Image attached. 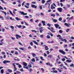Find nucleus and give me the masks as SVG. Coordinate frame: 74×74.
<instances>
[{"instance_id": "22", "label": "nucleus", "mask_w": 74, "mask_h": 74, "mask_svg": "<svg viewBox=\"0 0 74 74\" xmlns=\"http://www.w3.org/2000/svg\"><path fill=\"white\" fill-rule=\"evenodd\" d=\"M57 70L59 71V72H62V70L60 69L59 68H58L57 69Z\"/></svg>"}, {"instance_id": "54", "label": "nucleus", "mask_w": 74, "mask_h": 74, "mask_svg": "<svg viewBox=\"0 0 74 74\" xmlns=\"http://www.w3.org/2000/svg\"><path fill=\"white\" fill-rule=\"evenodd\" d=\"M36 61H38V60H39L38 59L37 57H36Z\"/></svg>"}, {"instance_id": "44", "label": "nucleus", "mask_w": 74, "mask_h": 74, "mask_svg": "<svg viewBox=\"0 0 74 74\" xmlns=\"http://www.w3.org/2000/svg\"><path fill=\"white\" fill-rule=\"evenodd\" d=\"M30 45H31V46H33V42H30Z\"/></svg>"}, {"instance_id": "61", "label": "nucleus", "mask_w": 74, "mask_h": 74, "mask_svg": "<svg viewBox=\"0 0 74 74\" xmlns=\"http://www.w3.org/2000/svg\"><path fill=\"white\" fill-rule=\"evenodd\" d=\"M65 58H62V60L63 62H64V61H65Z\"/></svg>"}, {"instance_id": "14", "label": "nucleus", "mask_w": 74, "mask_h": 74, "mask_svg": "<svg viewBox=\"0 0 74 74\" xmlns=\"http://www.w3.org/2000/svg\"><path fill=\"white\" fill-rule=\"evenodd\" d=\"M45 49L46 50V51H47V50H48L49 49V48L48 47V46H47L46 47H45Z\"/></svg>"}, {"instance_id": "55", "label": "nucleus", "mask_w": 74, "mask_h": 74, "mask_svg": "<svg viewBox=\"0 0 74 74\" xmlns=\"http://www.w3.org/2000/svg\"><path fill=\"white\" fill-rule=\"evenodd\" d=\"M73 19V17H71L69 18V21H70V19L72 20Z\"/></svg>"}, {"instance_id": "8", "label": "nucleus", "mask_w": 74, "mask_h": 74, "mask_svg": "<svg viewBox=\"0 0 74 74\" xmlns=\"http://www.w3.org/2000/svg\"><path fill=\"white\" fill-rule=\"evenodd\" d=\"M54 25L56 29H58V27H59V25L58 24H54Z\"/></svg>"}, {"instance_id": "43", "label": "nucleus", "mask_w": 74, "mask_h": 74, "mask_svg": "<svg viewBox=\"0 0 74 74\" xmlns=\"http://www.w3.org/2000/svg\"><path fill=\"white\" fill-rule=\"evenodd\" d=\"M70 66L71 67H74V65L73 64H72L71 65H70Z\"/></svg>"}, {"instance_id": "19", "label": "nucleus", "mask_w": 74, "mask_h": 74, "mask_svg": "<svg viewBox=\"0 0 74 74\" xmlns=\"http://www.w3.org/2000/svg\"><path fill=\"white\" fill-rule=\"evenodd\" d=\"M1 74H3L4 73V70L3 69H1Z\"/></svg>"}, {"instance_id": "41", "label": "nucleus", "mask_w": 74, "mask_h": 74, "mask_svg": "<svg viewBox=\"0 0 74 74\" xmlns=\"http://www.w3.org/2000/svg\"><path fill=\"white\" fill-rule=\"evenodd\" d=\"M0 10H4L3 7H2L1 6H0Z\"/></svg>"}, {"instance_id": "59", "label": "nucleus", "mask_w": 74, "mask_h": 74, "mask_svg": "<svg viewBox=\"0 0 74 74\" xmlns=\"http://www.w3.org/2000/svg\"><path fill=\"white\" fill-rule=\"evenodd\" d=\"M60 67H63V64H62L60 65Z\"/></svg>"}, {"instance_id": "60", "label": "nucleus", "mask_w": 74, "mask_h": 74, "mask_svg": "<svg viewBox=\"0 0 74 74\" xmlns=\"http://www.w3.org/2000/svg\"><path fill=\"white\" fill-rule=\"evenodd\" d=\"M66 0H60V2L61 3H62V2H63V1H65Z\"/></svg>"}, {"instance_id": "52", "label": "nucleus", "mask_w": 74, "mask_h": 74, "mask_svg": "<svg viewBox=\"0 0 74 74\" xmlns=\"http://www.w3.org/2000/svg\"><path fill=\"white\" fill-rule=\"evenodd\" d=\"M64 64H65V65H66L67 66L69 67V65H68V64H67V63H66L65 62H64Z\"/></svg>"}, {"instance_id": "30", "label": "nucleus", "mask_w": 74, "mask_h": 74, "mask_svg": "<svg viewBox=\"0 0 74 74\" xmlns=\"http://www.w3.org/2000/svg\"><path fill=\"white\" fill-rule=\"evenodd\" d=\"M51 24L50 23H48L47 24V25L49 27H51Z\"/></svg>"}, {"instance_id": "47", "label": "nucleus", "mask_w": 74, "mask_h": 74, "mask_svg": "<svg viewBox=\"0 0 74 74\" xmlns=\"http://www.w3.org/2000/svg\"><path fill=\"white\" fill-rule=\"evenodd\" d=\"M47 56V54H46V53H44V56H45V57H46V56Z\"/></svg>"}, {"instance_id": "35", "label": "nucleus", "mask_w": 74, "mask_h": 74, "mask_svg": "<svg viewBox=\"0 0 74 74\" xmlns=\"http://www.w3.org/2000/svg\"><path fill=\"white\" fill-rule=\"evenodd\" d=\"M19 49H21V50H22V51H24V47H23V48L20 47L19 48Z\"/></svg>"}, {"instance_id": "11", "label": "nucleus", "mask_w": 74, "mask_h": 74, "mask_svg": "<svg viewBox=\"0 0 74 74\" xmlns=\"http://www.w3.org/2000/svg\"><path fill=\"white\" fill-rule=\"evenodd\" d=\"M52 20L53 21V22H54L55 23H56L57 21V20L54 19L53 18H52Z\"/></svg>"}, {"instance_id": "17", "label": "nucleus", "mask_w": 74, "mask_h": 74, "mask_svg": "<svg viewBox=\"0 0 74 74\" xmlns=\"http://www.w3.org/2000/svg\"><path fill=\"white\" fill-rule=\"evenodd\" d=\"M8 71L9 72V73H12V71L11 69H8Z\"/></svg>"}, {"instance_id": "62", "label": "nucleus", "mask_w": 74, "mask_h": 74, "mask_svg": "<svg viewBox=\"0 0 74 74\" xmlns=\"http://www.w3.org/2000/svg\"><path fill=\"white\" fill-rule=\"evenodd\" d=\"M59 39H60V40H61V41H62V40H63V39H62V37L60 36L59 38Z\"/></svg>"}, {"instance_id": "26", "label": "nucleus", "mask_w": 74, "mask_h": 74, "mask_svg": "<svg viewBox=\"0 0 74 74\" xmlns=\"http://www.w3.org/2000/svg\"><path fill=\"white\" fill-rule=\"evenodd\" d=\"M9 12H10V14H11V15H12V16H14V14H12V12H11V10H9Z\"/></svg>"}, {"instance_id": "13", "label": "nucleus", "mask_w": 74, "mask_h": 74, "mask_svg": "<svg viewBox=\"0 0 74 74\" xmlns=\"http://www.w3.org/2000/svg\"><path fill=\"white\" fill-rule=\"evenodd\" d=\"M23 64L24 66H27V63H25L24 62H23Z\"/></svg>"}, {"instance_id": "53", "label": "nucleus", "mask_w": 74, "mask_h": 74, "mask_svg": "<svg viewBox=\"0 0 74 74\" xmlns=\"http://www.w3.org/2000/svg\"><path fill=\"white\" fill-rule=\"evenodd\" d=\"M40 38H42L44 37V35H43V34L41 35H40Z\"/></svg>"}, {"instance_id": "37", "label": "nucleus", "mask_w": 74, "mask_h": 74, "mask_svg": "<svg viewBox=\"0 0 74 74\" xmlns=\"http://www.w3.org/2000/svg\"><path fill=\"white\" fill-rule=\"evenodd\" d=\"M67 45H65L64 46V48H67Z\"/></svg>"}, {"instance_id": "58", "label": "nucleus", "mask_w": 74, "mask_h": 74, "mask_svg": "<svg viewBox=\"0 0 74 74\" xmlns=\"http://www.w3.org/2000/svg\"><path fill=\"white\" fill-rule=\"evenodd\" d=\"M38 26L39 27H41V24L39 23V24L38 25Z\"/></svg>"}, {"instance_id": "40", "label": "nucleus", "mask_w": 74, "mask_h": 74, "mask_svg": "<svg viewBox=\"0 0 74 74\" xmlns=\"http://www.w3.org/2000/svg\"><path fill=\"white\" fill-rule=\"evenodd\" d=\"M32 56H33V57H35V56H36V54H34V53H33V54H32Z\"/></svg>"}, {"instance_id": "5", "label": "nucleus", "mask_w": 74, "mask_h": 74, "mask_svg": "<svg viewBox=\"0 0 74 74\" xmlns=\"http://www.w3.org/2000/svg\"><path fill=\"white\" fill-rule=\"evenodd\" d=\"M10 62H11L10 61H7L5 60L3 61V63L4 64H5L7 63H10Z\"/></svg>"}, {"instance_id": "7", "label": "nucleus", "mask_w": 74, "mask_h": 74, "mask_svg": "<svg viewBox=\"0 0 74 74\" xmlns=\"http://www.w3.org/2000/svg\"><path fill=\"white\" fill-rule=\"evenodd\" d=\"M16 39H18V38H21V36H20L19 35L16 34Z\"/></svg>"}, {"instance_id": "42", "label": "nucleus", "mask_w": 74, "mask_h": 74, "mask_svg": "<svg viewBox=\"0 0 74 74\" xmlns=\"http://www.w3.org/2000/svg\"><path fill=\"white\" fill-rule=\"evenodd\" d=\"M28 66L29 68H30V67H32V66L31 65H28Z\"/></svg>"}, {"instance_id": "33", "label": "nucleus", "mask_w": 74, "mask_h": 74, "mask_svg": "<svg viewBox=\"0 0 74 74\" xmlns=\"http://www.w3.org/2000/svg\"><path fill=\"white\" fill-rule=\"evenodd\" d=\"M47 38H48V39H49L50 38H51V37L49 35H47Z\"/></svg>"}, {"instance_id": "25", "label": "nucleus", "mask_w": 74, "mask_h": 74, "mask_svg": "<svg viewBox=\"0 0 74 74\" xmlns=\"http://www.w3.org/2000/svg\"><path fill=\"white\" fill-rule=\"evenodd\" d=\"M15 19L17 21H20L21 20V19L19 18L18 17H16Z\"/></svg>"}, {"instance_id": "45", "label": "nucleus", "mask_w": 74, "mask_h": 74, "mask_svg": "<svg viewBox=\"0 0 74 74\" xmlns=\"http://www.w3.org/2000/svg\"><path fill=\"white\" fill-rule=\"evenodd\" d=\"M24 17L25 18H29V17L28 16H24Z\"/></svg>"}, {"instance_id": "16", "label": "nucleus", "mask_w": 74, "mask_h": 74, "mask_svg": "<svg viewBox=\"0 0 74 74\" xmlns=\"http://www.w3.org/2000/svg\"><path fill=\"white\" fill-rule=\"evenodd\" d=\"M66 62H67V63H71V60H66Z\"/></svg>"}, {"instance_id": "20", "label": "nucleus", "mask_w": 74, "mask_h": 74, "mask_svg": "<svg viewBox=\"0 0 74 74\" xmlns=\"http://www.w3.org/2000/svg\"><path fill=\"white\" fill-rule=\"evenodd\" d=\"M1 11V12H3V13H4L5 14V16L7 15V13H6L5 12L3 11L2 10Z\"/></svg>"}, {"instance_id": "23", "label": "nucleus", "mask_w": 74, "mask_h": 74, "mask_svg": "<svg viewBox=\"0 0 74 74\" xmlns=\"http://www.w3.org/2000/svg\"><path fill=\"white\" fill-rule=\"evenodd\" d=\"M53 73H58V71H57V70H53Z\"/></svg>"}, {"instance_id": "2", "label": "nucleus", "mask_w": 74, "mask_h": 74, "mask_svg": "<svg viewBox=\"0 0 74 74\" xmlns=\"http://www.w3.org/2000/svg\"><path fill=\"white\" fill-rule=\"evenodd\" d=\"M57 10L58 11H59V12H62V10H63L62 8H57Z\"/></svg>"}, {"instance_id": "21", "label": "nucleus", "mask_w": 74, "mask_h": 74, "mask_svg": "<svg viewBox=\"0 0 74 74\" xmlns=\"http://www.w3.org/2000/svg\"><path fill=\"white\" fill-rule=\"evenodd\" d=\"M55 14H51V16H53V17H55Z\"/></svg>"}, {"instance_id": "34", "label": "nucleus", "mask_w": 74, "mask_h": 74, "mask_svg": "<svg viewBox=\"0 0 74 74\" xmlns=\"http://www.w3.org/2000/svg\"><path fill=\"white\" fill-rule=\"evenodd\" d=\"M59 21H62V17H60L59 18Z\"/></svg>"}, {"instance_id": "64", "label": "nucleus", "mask_w": 74, "mask_h": 74, "mask_svg": "<svg viewBox=\"0 0 74 74\" xmlns=\"http://www.w3.org/2000/svg\"><path fill=\"white\" fill-rule=\"evenodd\" d=\"M60 36H61L59 34L57 36V37H60Z\"/></svg>"}, {"instance_id": "15", "label": "nucleus", "mask_w": 74, "mask_h": 74, "mask_svg": "<svg viewBox=\"0 0 74 74\" xmlns=\"http://www.w3.org/2000/svg\"><path fill=\"white\" fill-rule=\"evenodd\" d=\"M52 55H50L47 56V58H52Z\"/></svg>"}, {"instance_id": "38", "label": "nucleus", "mask_w": 74, "mask_h": 74, "mask_svg": "<svg viewBox=\"0 0 74 74\" xmlns=\"http://www.w3.org/2000/svg\"><path fill=\"white\" fill-rule=\"evenodd\" d=\"M42 4H44V3H45V0H42Z\"/></svg>"}, {"instance_id": "56", "label": "nucleus", "mask_w": 74, "mask_h": 74, "mask_svg": "<svg viewBox=\"0 0 74 74\" xmlns=\"http://www.w3.org/2000/svg\"><path fill=\"white\" fill-rule=\"evenodd\" d=\"M51 31V32H52L53 33H55V31L53 30H51L50 29Z\"/></svg>"}, {"instance_id": "12", "label": "nucleus", "mask_w": 74, "mask_h": 74, "mask_svg": "<svg viewBox=\"0 0 74 74\" xmlns=\"http://www.w3.org/2000/svg\"><path fill=\"white\" fill-rule=\"evenodd\" d=\"M33 42H34V44H36V45H38V42H37L36 41L33 40Z\"/></svg>"}, {"instance_id": "27", "label": "nucleus", "mask_w": 74, "mask_h": 74, "mask_svg": "<svg viewBox=\"0 0 74 74\" xmlns=\"http://www.w3.org/2000/svg\"><path fill=\"white\" fill-rule=\"evenodd\" d=\"M18 68L19 69H21V68H22V65L20 64H19L18 65Z\"/></svg>"}, {"instance_id": "57", "label": "nucleus", "mask_w": 74, "mask_h": 74, "mask_svg": "<svg viewBox=\"0 0 74 74\" xmlns=\"http://www.w3.org/2000/svg\"><path fill=\"white\" fill-rule=\"evenodd\" d=\"M39 7L40 9L41 10L42 9V6L41 5H40L39 6Z\"/></svg>"}, {"instance_id": "63", "label": "nucleus", "mask_w": 74, "mask_h": 74, "mask_svg": "<svg viewBox=\"0 0 74 74\" xmlns=\"http://www.w3.org/2000/svg\"><path fill=\"white\" fill-rule=\"evenodd\" d=\"M25 25H26V26H29V24H28L27 23L25 22Z\"/></svg>"}, {"instance_id": "46", "label": "nucleus", "mask_w": 74, "mask_h": 74, "mask_svg": "<svg viewBox=\"0 0 74 74\" xmlns=\"http://www.w3.org/2000/svg\"><path fill=\"white\" fill-rule=\"evenodd\" d=\"M10 27L11 29H14V26H10Z\"/></svg>"}, {"instance_id": "51", "label": "nucleus", "mask_w": 74, "mask_h": 74, "mask_svg": "<svg viewBox=\"0 0 74 74\" xmlns=\"http://www.w3.org/2000/svg\"><path fill=\"white\" fill-rule=\"evenodd\" d=\"M0 1H2V3H3V4H5V2H4V0H0Z\"/></svg>"}, {"instance_id": "32", "label": "nucleus", "mask_w": 74, "mask_h": 74, "mask_svg": "<svg viewBox=\"0 0 74 74\" xmlns=\"http://www.w3.org/2000/svg\"><path fill=\"white\" fill-rule=\"evenodd\" d=\"M40 59H41L43 61V60H44V59H43V57H42L40 56Z\"/></svg>"}, {"instance_id": "31", "label": "nucleus", "mask_w": 74, "mask_h": 74, "mask_svg": "<svg viewBox=\"0 0 74 74\" xmlns=\"http://www.w3.org/2000/svg\"><path fill=\"white\" fill-rule=\"evenodd\" d=\"M17 27H18V28H21V27H22V25H17Z\"/></svg>"}, {"instance_id": "48", "label": "nucleus", "mask_w": 74, "mask_h": 74, "mask_svg": "<svg viewBox=\"0 0 74 74\" xmlns=\"http://www.w3.org/2000/svg\"><path fill=\"white\" fill-rule=\"evenodd\" d=\"M59 33H62V30H59Z\"/></svg>"}, {"instance_id": "10", "label": "nucleus", "mask_w": 74, "mask_h": 74, "mask_svg": "<svg viewBox=\"0 0 74 74\" xmlns=\"http://www.w3.org/2000/svg\"><path fill=\"white\" fill-rule=\"evenodd\" d=\"M42 23H43V26H45V21H42Z\"/></svg>"}, {"instance_id": "29", "label": "nucleus", "mask_w": 74, "mask_h": 74, "mask_svg": "<svg viewBox=\"0 0 74 74\" xmlns=\"http://www.w3.org/2000/svg\"><path fill=\"white\" fill-rule=\"evenodd\" d=\"M15 63H12V66H13L14 67H16V65H15Z\"/></svg>"}, {"instance_id": "3", "label": "nucleus", "mask_w": 74, "mask_h": 74, "mask_svg": "<svg viewBox=\"0 0 74 74\" xmlns=\"http://www.w3.org/2000/svg\"><path fill=\"white\" fill-rule=\"evenodd\" d=\"M18 12L21 14V15H26L27 14V13H25L23 12H21V11H20Z\"/></svg>"}, {"instance_id": "6", "label": "nucleus", "mask_w": 74, "mask_h": 74, "mask_svg": "<svg viewBox=\"0 0 74 74\" xmlns=\"http://www.w3.org/2000/svg\"><path fill=\"white\" fill-rule=\"evenodd\" d=\"M46 64L47 66H50V67H52V66H53L52 64H51L50 63V62H47L46 63Z\"/></svg>"}, {"instance_id": "4", "label": "nucleus", "mask_w": 74, "mask_h": 74, "mask_svg": "<svg viewBox=\"0 0 74 74\" xmlns=\"http://www.w3.org/2000/svg\"><path fill=\"white\" fill-rule=\"evenodd\" d=\"M64 25H65V26H66L67 27H70V26H71V24L69 23L68 24L67 23H65L64 24Z\"/></svg>"}, {"instance_id": "1", "label": "nucleus", "mask_w": 74, "mask_h": 74, "mask_svg": "<svg viewBox=\"0 0 74 74\" xmlns=\"http://www.w3.org/2000/svg\"><path fill=\"white\" fill-rule=\"evenodd\" d=\"M59 52L60 53H62L63 55H65V54H66V52H64V51L61 49H60L59 50Z\"/></svg>"}, {"instance_id": "49", "label": "nucleus", "mask_w": 74, "mask_h": 74, "mask_svg": "<svg viewBox=\"0 0 74 74\" xmlns=\"http://www.w3.org/2000/svg\"><path fill=\"white\" fill-rule=\"evenodd\" d=\"M69 30H70V29L69 28L67 29L66 31V32H67V33L69 32Z\"/></svg>"}, {"instance_id": "28", "label": "nucleus", "mask_w": 74, "mask_h": 74, "mask_svg": "<svg viewBox=\"0 0 74 74\" xmlns=\"http://www.w3.org/2000/svg\"><path fill=\"white\" fill-rule=\"evenodd\" d=\"M31 61L33 62H35V59H34V58H32Z\"/></svg>"}, {"instance_id": "39", "label": "nucleus", "mask_w": 74, "mask_h": 74, "mask_svg": "<svg viewBox=\"0 0 74 74\" xmlns=\"http://www.w3.org/2000/svg\"><path fill=\"white\" fill-rule=\"evenodd\" d=\"M56 3H57V5L58 6H59V5H60V3H59V2L58 1L56 2Z\"/></svg>"}, {"instance_id": "50", "label": "nucleus", "mask_w": 74, "mask_h": 74, "mask_svg": "<svg viewBox=\"0 0 74 74\" xmlns=\"http://www.w3.org/2000/svg\"><path fill=\"white\" fill-rule=\"evenodd\" d=\"M31 31L32 32H34L35 33H37V31H35V30H32Z\"/></svg>"}, {"instance_id": "18", "label": "nucleus", "mask_w": 74, "mask_h": 74, "mask_svg": "<svg viewBox=\"0 0 74 74\" xmlns=\"http://www.w3.org/2000/svg\"><path fill=\"white\" fill-rule=\"evenodd\" d=\"M62 41H64V42H67V40L64 39H63V40H62Z\"/></svg>"}, {"instance_id": "36", "label": "nucleus", "mask_w": 74, "mask_h": 74, "mask_svg": "<svg viewBox=\"0 0 74 74\" xmlns=\"http://www.w3.org/2000/svg\"><path fill=\"white\" fill-rule=\"evenodd\" d=\"M55 6H51V10H53V9H55Z\"/></svg>"}, {"instance_id": "24", "label": "nucleus", "mask_w": 74, "mask_h": 74, "mask_svg": "<svg viewBox=\"0 0 74 74\" xmlns=\"http://www.w3.org/2000/svg\"><path fill=\"white\" fill-rule=\"evenodd\" d=\"M14 71H16L17 70V68L16 67H14Z\"/></svg>"}, {"instance_id": "9", "label": "nucleus", "mask_w": 74, "mask_h": 74, "mask_svg": "<svg viewBox=\"0 0 74 74\" xmlns=\"http://www.w3.org/2000/svg\"><path fill=\"white\" fill-rule=\"evenodd\" d=\"M31 7L32 8H37V6L35 5H31Z\"/></svg>"}]
</instances>
